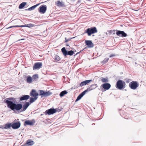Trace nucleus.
<instances>
[{
	"mask_svg": "<svg viewBox=\"0 0 146 146\" xmlns=\"http://www.w3.org/2000/svg\"><path fill=\"white\" fill-rule=\"evenodd\" d=\"M7 106L13 111H19L22 108V105L21 104H16L17 103L16 99L14 98L12 101L6 100Z\"/></svg>",
	"mask_w": 146,
	"mask_h": 146,
	"instance_id": "nucleus-1",
	"label": "nucleus"
},
{
	"mask_svg": "<svg viewBox=\"0 0 146 146\" xmlns=\"http://www.w3.org/2000/svg\"><path fill=\"white\" fill-rule=\"evenodd\" d=\"M126 86V84L125 82L121 80H118L115 85L116 88L120 90L124 89Z\"/></svg>",
	"mask_w": 146,
	"mask_h": 146,
	"instance_id": "nucleus-2",
	"label": "nucleus"
},
{
	"mask_svg": "<svg viewBox=\"0 0 146 146\" xmlns=\"http://www.w3.org/2000/svg\"><path fill=\"white\" fill-rule=\"evenodd\" d=\"M97 32V30L96 28L94 27L87 29L85 31L84 33H87L88 36H90L92 34L96 33Z\"/></svg>",
	"mask_w": 146,
	"mask_h": 146,
	"instance_id": "nucleus-3",
	"label": "nucleus"
},
{
	"mask_svg": "<svg viewBox=\"0 0 146 146\" xmlns=\"http://www.w3.org/2000/svg\"><path fill=\"white\" fill-rule=\"evenodd\" d=\"M61 51L65 57H66L67 55L72 56L74 54L73 51L70 50L67 51L65 47H63L62 48Z\"/></svg>",
	"mask_w": 146,
	"mask_h": 146,
	"instance_id": "nucleus-4",
	"label": "nucleus"
},
{
	"mask_svg": "<svg viewBox=\"0 0 146 146\" xmlns=\"http://www.w3.org/2000/svg\"><path fill=\"white\" fill-rule=\"evenodd\" d=\"M58 109H55L50 108L49 109L46 110L45 112H44V114L46 115H50L53 114L57 111L59 112L60 110L58 111Z\"/></svg>",
	"mask_w": 146,
	"mask_h": 146,
	"instance_id": "nucleus-5",
	"label": "nucleus"
},
{
	"mask_svg": "<svg viewBox=\"0 0 146 146\" xmlns=\"http://www.w3.org/2000/svg\"><path fill=\"white\" fill-rule=\"evenodd\" d=\"M139 86L138 83L136 81H133L129 84V86L133 90H135Z\"/></svg>",
	"mask_w": 146,
	"mask_h": 146,
	"instance_id": "nucleus-6",
	"label": "nucleus"
},
{
	"mask_svg": "<svg viewBox=\"0 0 146 146\" xmlns=\"http://www.w3.org/2000/svg\"><path fill=\"white\" fill-rule=\"evenodd\" d=\"M39 95L43 96L44 97L49 96L52 94V93L50 91L45 92L42 90H39Z\"/></svg>",
	"mask_w": 146,
	"mask_h": 146,
	"instance_id": "nucleus-7",
	"label": "nucleus"
},
{
	"mask_svg": "<svg viewBox=\"0 0 146 146\" xmlns=\"http://www.w3.org/2000/svg\"><path fill=\"white\" fill-rule=\"evenodd\" d=\"M47 10V6L46 5H43L40 6L38 9L39 12L41 13H45Z\"/></svg>",
	"mask_w": 146,
	"mask_h": 146,
	"instance_id": "nucleus-8",
	"label": "nucleus"
},
{
	"mask_svg": "<svg viewBox=\"0 0 146 146\" xmlns=\"http://www.w3.org/2000/svg\"><path fill=\"white\" fill-rule=\"evenodd\" d=\"M42 66V63L40 62L35 63L33 66V69L34 70L36 69H39Z\"/></svg>",
	"mask_w": 146,
	"mask_h": 146,
	"instance_id": "nucleus-9",
	"label": "nucleus"
},
{
	"mask_svg": "<svg viewBox=\"0 0 146 146\" xmlns=\"http://www.w3.org/2000/svg\"><path fill=\"white\" fill-rule=\"evenodd\" d=\"M116 31H117L116 35L119 36L125 37L127 36V34L123 31H119L117 30H116Z\"/></svg>",
	"mask_w": 146,
	"mask_h": 146,
	"instance_id": "nucleus-10",
	"label": "nucleus"
},
{
	"mask_svg": "<svg viewBox=\"0 0 146 146\" xmlns=\"http://www.w3.org/2000/svg\"><path fill=\"white\" fill-rule=\"evenodd\" d=\"M12 128L14 129L19 128L21 126V123L19 121L17 122H14L12 124Z\"/></svg>",
	"mask_w": 146,
	"mask_h": 146,
	"instance_id": "nucleus-11",
	"label": "nucleus"
},
{
	"mask_svg": "<svg viewBox=\"0 0 146 146\" xmlns=\"http://www.w3.org/2000/svg\"><path fill=\"white\" fill-rule=\"evenodd\" d=\"M34 26V24H29L27 25H20V26H10L8 28H11L12 27H31Z\"/></svg>",
	"mask_w": 146,
	"mask_h": 146,
	"instance_id": "nucleus-12",
	"label": "nucleus"
},
{
	"mask_svg": "<svg viewBox=\"0 0 146 146\" xmlns=\"http://www.w3.org/2000/svg\"><path fill=\"white\" fill-rule=\"evenodd\" d=\"M88 91L87 89L86 90L84 91L80 94L79 96H78L77 99L75 100V102H77L80 100L81 98L86 93L88 92Z\"/></svg>",
	"mask_w": 146,
	"mask_h": 146,
	"instance_id": "nucleus-13",
	"label": "nucleus"
},
{
	"mask_svg": "<svg viewBox=\"0 0 146 146\" xmlns=\"http://www.w3.org/2000/svg\"><path fill=\"white\" fill-rule=\"evenodd\" d=\"M101 86L105 90H107L109 89L111 87V85L110 84L108 83H106L102 84Z\"/></svg>",
	"mask_w": 146,
	"mask_h": 146,
	"instance_id": "nucleus-14",
	"label": "nucleus"
},
{
	"mask_svg": "<svg viewBox=\"0 0 146 146\" xmlns=\"http://www.w3.org/2000/svg\"><path fill=\"white\" fill-rule=\"evenodd\" d=\"M30 105V104L29 102H26L23 104V106H22L23 109H21V110L20 112H21L25 111Z\"/></svg>",
	"mask_w": 146,
	"mask_h": 146,
	"instance_id": "nucleus-15",
	"label": "nucleus"
},
{
	"mask_svg": "<svg viewBox=\"0 0 146 146\" xmlns=\"http://www.w3.org/2000/svg\"><path fill=\"white\" fill-rule=\"evenodd\" d=\"M85 43L89 48H92L94 46V44L91 40H86Z\"/></svg>",
	"mask_w": 146,
	"mask_h": 146,
	"instance_id": "nucleus-16",
	"label": "nucleus"
},
{
	"mask_svg": "<svg viewBox=\"0 0 146 146\" xmlns=\"http://www.w3.org/2000/svg\"><path fill=\"white\" fill-rule=\"evenodd\" d=\"M34 144V142L31 139H29L27 140L26 143H25V146H31Z\"/></svg>",
	"mask_w": 146,
	"mask_h": 146,
	"instance_id": "nucleus-17",
	"label": "nucleus"
},
{
	"mask_svg": "<svg viewBox=\"0 0 146 146\" xmlns=\"http://www.w3.org/2000/svg\"><path fill=\"white\" fill-rule=\"evenodd\" d=\"M92 81V80H85L84 81L82 82L80 84L79 86V87H82L85 85H86L87 84L89 83V82Z\"/></svg>",
	"mask_w": 146,
	"mask_h": 146,
	"instance_id": "nucleus-18",
	"label": "nucleus"
},
{
	"mask_svg": "<svg viewBox=\"0 0 146 146\" xmlns=\"http://www.w3.org/2000/svg\"><path fill=\"white\" fill-rule=\"evenodd\" d=\"M98 86L97 84H93L91 85H90V87L87 88L88 90L89 91H90L95 89Z\"/></svg>",
	"mask_w": 146,
	"mask_h": 146,
	"instance_id": "nucleus-19",
	"label": "nucleus"
},
{
	"mask_svg": "<svg viewBox=\"0 0 146 146\" xmlns=\"http://www.w3.org/2000/svg\"><path fill=\"white\" fill-rule=\"evenodd\" d=\"M57 6L59 7H65V6L64 3L63 2H60V1H57L56 2Z\"/></svg>",
	"mask_w": 146,
	"mask_h": 146,
	"instance_id": "nucleus-20",
	"label": "nucleus"
},
{
	"mask_svg": "<svg viewBox=\"0 0 146 146\" xmlns=\"http://www.w3.org/2000/svg\"><path fill=\"white\" fill-rule=\"evenodd\" d=\"M30 98L29 95H24L22 96L20 98V100L21 101L24 100H27L28 99Z\"/></svg>",
	"mask_w": 146,
	"mask_h": 146,
	"instance_id": "nucleus-21",
	"label": "nucleus"
},
{
	"mask_svg": "<svg viewBox=\"0 0 146 146\" xmlns=\"http://www.w3.org/2000/svg\"><path fill=\"white\" fill-rule=\"evenodd\" d=\"M30 95L33 96L35 97H37L38 95V93L36 92L35 90H33L31 92H30Z\"/></svg>",
	"mask_w": 146,
	"mask_h": 146,
	"instance_id": "nucleus-22",
	"label": "nucleus"
},
{
	"mask_svg": "<svg viewBox=\"0 0 146 146\" xmlns=\"http://www.w3.org/2000/svg\"><path fill=\"white\" fill-rule=\"evenodd\" d=\"M12 127V124L11 123H7L5 125L4 127H1V128H3L5 129H9Z\"/></svg>",
	"mask_w": 146,
	"mask_h": 146,
	"instance_id": "nucleus-23",
	"label": "nucleus"
},
{
	"mask_svg": "<svg viewBox=\"0 0 146 146\" xmlns=\"http://www.w3.org/2000/svg\"><path fill=\"white\" fill-rule=\"evenodd\" d=\"M40 3H38L36 4V5H34L31 7H30L28 8V9H27L25 10V11H31L32 10H34L36 7L37 6H38Z\"/></svg>",
	"mask_w": 146,
	"mask_h": 146,
	"instance_id": "nucleus-24",
	"label": "nucleus"
},
{
	"mask_svg": "<svg viewBox=\"0 0 146 146\" xmlns=\"http://www.w3.org/2000/svg\"><path fill=\"white\" fill-rule=\"evenodd\" d=\"M24 124L32 125H34V123L32 121L29 120H27L25 122Z\"/></svg>",
	"mask_w": 146,
	"mask_h": 146,
	"instance_id": "nucleus-25",
	"label": "nucleus"
},
{
	"mask_svg": "<svg viewBox=\"0 0 146 146\" xmlns=\"http://www.w3.org/2000/svg\"><path fill=\"white\" fill-rule=\"evenodd\" d=\"M100 80L103 83H106L109 81V80L107 77L106 78L101 77L100 78Z\"/></svg>",
	"mask_w": 146,
	"mask_h": 146,
	"instance_id": "nucleus-26",
	"label": "nucleus"
},
{
	"mask_svg": "<svg viewBox=\"0 0 146 146\" xmlns=\"http://www.w3.org/2000/svg\"><path fill=\"white\" fill-rule=\"evenodd\" d=\"M33 81V79L30 76H28L27 79V83H32Z\"/></svg>",
	"mask_w": 146,
	"mask_h": 146,
	"instance_id": "nucleus-27",
	"label": "nucleus"
},
{
	"mask_svg": "<svg viewBox=\"0 0 146 146\" xmlns=\"http://www.w3.org/2000/svg\"><path fill=\"white\" fill-rule=\"evenodd\" d=\"M27 3L25 2H23L21 3V4H20L19 8V9H22L25 6V5Z\"/></svg>",
	"mask_w": 146,
	"mask_h": 146,
	"instance_id": "nucleus-28",
	"label": "nucleus"
},
{
	"mask_svg": "<svg viewBox=\"0 0 146 146\" xmlns=\"http://www.w3.org/2000/svg\"><path fill=\"white\" fill-rule=\"evenodd\" d=\"M54 59L57 62L59 61L61 59L60 57L56 54L55 55Z\"/></svg>",
	"mask_w": 146,
	"mask_h": 146,
	"instance_id": "nucleus-29",
	"label": "nucleus"
},
{
	"mask_svg": "<svg viewBox=\"0 0 146 146\" xmlns=\"http://www.w3.org/2000/svg\"><path fill=\"white\" fill-rule=\"evenodd\" d=\"M67 92L66 90H64L61 92L59 94L60 96V97L63 96L64 95L67 94Z\"/></svg>",
	"mask_w": 146,
	"mask_h": 146,
	"instance_id": "nucleus-30",
	"label": "nucleus"
},
{
	"mask_svg": "<svg viewBox=\"0 0 146 146\" xmlns=\"http://www.w3.org/2000/svg\"><path fill=\"white\" fill-rule=\"evenodd\" d=\"M38 98L37 97H35L34 98H31L30 99L29 102L31 103H32L34 102Z\"/></svg>",
	"mask_w": 146,
	"mask_h": 146,
	"instance_id": "nucleus-31",
	"label": "nucleus"
},
{
	"mask_svg": "<svg viewBox=\"0 0 146 146\" xmlns=\"http://www.w3.org/2000/svg\"><path fill=\"white\" fill-rule=\"evenodd\" d=\"M32 78L33 80H34L35 81L36 79L38 78V74H34L32 76Z\"/></svg>",
	"mask_w": 146,
	"mask_h": 146,
	"instance_id": "nucleus-32",
	"label": "nucleus"
},
{
	"mask_svg": "<svg viewBox=\"0 0 146 146\" xmlns=\"http://www.w3.org/2000/svg\"><path fill=\"white\" fill-rule=\"evenodd\" d=\"M109 58H106L104 60L101 62L103 64H104L106 63L108 61Z\"/></svg>",
	"mask_w": 146,
	"mask_h": 146,
	"instance_id": "nucleus-33",
	"label": "nucleus"
},
{
	"mask_svg": "<svg viewBox=\"0 0 146 146\" xmlns=\"http://www.w3.org/2000/svg\"><path fill=\"white\" fill-rule=\"evenodd\" d=\"M14 98H13V97H11V98H6L4 100V102L5 103H6V100H7V101H11V100H13V99H14Z\"/></svg>",
	"mask_w": 146,
	"mask_h": 146,
	"instance_id": "nucleus-34",
	"label": "nucleus"
},
{
	"mask_svg": "<svg viewBox=\"0 0 146 146\" xmlns=\"http://www.w3.org/2000/svg\"><path fill=\"white\" fill-rule=\"evenodd\" d=\"M116 31V30H110L108 31V32L110 33V34H111V33H113V34H115V31Z\"/></svg>",
	"mask_w": 146,
	"mask_h": 146,
	"instance_id": "nucleus-35",
	"label": "nucleus"
},
{
	"mask_svg": "<svg viewBox=\"0 0 146 146\" xmlns=\"http://www.w3.org/2000/svg\"><path fill=\"white\" fill-rule=\"evenodd\" d=\"M74 38V37H73V38H69L68 39H67L66 38H66H65V41L64 42H67L68 41L70 40L71 39H72V38Z\"/></svg>",
	"mask_w": 146,
	"mask_h": 146,
	"instance_id": "nucleus-36",
	"label": "nucleus"
},
{
	"mask_svg": "<svg viewBox=\"0 0 146 146\" xmlns=\"http://www.w3.org/2000/svg\"><path fill=\"white\" fill-rule=\"evenodd\" d=\"M116 56V55L115 54H111L110 56H109V57L110 58H111L112 57H114V56Z\"/></svg>",
	"mask_w": 146,
	"mask_h": 146,
	"instance_id": "nucleus-37",
	"label": "nucleus"
},
{
	"mask_svg": "<svg viewBox=\"0 0 146 146\" xmlns=\"http://www.w3.org/2000/svg\"><path fill=\"white\" fill-rule=\"evenodd\" d=\"M125 82L127 83H129L130 82V80H131L129 79H125Z\"/></svg>",
	"mask_w": 146,
	"mask_h": 146,
	"instance_id": "nucleus-38",
	"label": "nucleus"
},
{
	"mask_svg": "<svg viewBox=\"0 0 146 146\" xmlns=\"http://www.w3.org/2000/svg\"><path fill=\"white\" fill-rule=\"evenodd\" d=\"M25 40V39L24 38H23V39H19V40H18V41H20L21 40Z\"/></svg>",
	"mask_w": 146,
	"mask_h": 146,
	"instance_id": "nucleus-39",
	"label": "nucleus"
},
{
	"mask_svg": "<svg viewBox=\"0 0 146 146\" xmlns=\"http://www.w3.org/2000/svg\"><path fill=\"white\" fill-rule=\"evenodd\" d=\"M56 109H58V111L60 110V111H61V110L60 109H59L58 108H56Z\"/></svg>",
	"mask_w": 146,
	"mask_h": 146,
	"instance_id": "nucleus-40",
	"label": "nucleus"
},
{
	"mask_svg": "<svg viewBox=\"0 0 146 146\" xmlns=\"http://www.w3.org/2000/svg\"><path fill=\"white\" fill-rule=\"evenodd\" d=\"M66 46H69V45L68 44H66Z\"/></svg>",
	"mask_w": 146,
	"mask_h": 146,
	"instance_id": "nucleus-41",
	"label": "nucleus"
},
{
	"mask_svg": "<svg viewBox=\"0 0 146 146\" xmlns=\"http://www.w3.org/2000/svg\"><path fill=\"white\" fill-rule=\"evenodd\" d=\"M44 114H42L40 115V116H42Z\"/></svg>",
	"mask_w": 146,
	"mask_h": 146,
	"instance_id": "nucleus-42",
	"label": "nucleus"
}]
</instances>
